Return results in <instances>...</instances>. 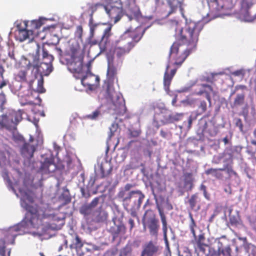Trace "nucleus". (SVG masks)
<instances>
[{"label":"nucleus","instance_id":"obj_6","mask_svg":"<svg viewBox=\"0 0 256 256\" xmlns=\"http://www.w3.org/2000/svg\"><path fill=\"white\" fill-rule=\"evenodd\" d=\"M54 60L53 56L49 54L48 51L43 46L42 62L40 65L36 64L34 65V67L42 74L48 76L52 70V62Z\"/></svg>","mask_w":256,"mask_h":256},{"label":"nucleus","instance_id":"obj_19","mask_svg":"<svg viewBox=\"0 0 256 256\" xmlns=\"http://www.w3.org/2000/svg\"><path fill=\"white\" fill-rule=\"evenodd\" d=\"M206 238L204 233H202L198 236H197L196 238H194V240L190 241V243L195 246L196 245L197 248H198L200 250L204 252V246H208V244L205 243Z\"/></svg>","mask_w":256,"mask_h":256},{"label":"nucleus","instance_id":"obj_61","mask_svg":"<svg viewBox=\"0 0 256 256\" xmlns=\"http://www.w3.org/2000/svg\"><path fill=\"white\" fill-rule=\"evenodd\" d=\"M184 180H193L192 172H185L184 174Z\"/></svg>","mask_w":256,"mask_h":256},{"label":"nucleus","instance_id":"obj_32","mask_svg":"<svg viewBox=\"0 0 256 256\" xmlns=\"http://www.w3.org/2000/svg\"><path fill=\"white\" fill-rule=\"evenodd\" d=\"M208 107H210L209 104L208 105L204 100H200L198 104L197 115H201L206 113Z\"/></svg>","mask_w":256,"mask_h":256},{"label":"nucleus","instance_id":"obj_42","mask_svg":"<svg viewBox=\"0 0 256 256\" xmlns=\"http://www.w3.org/2000/svg\"><path fill=\"white\" fill-rule=\"evenodd\" d=\"M232 164H224L223 168H220V170L222 171H226V172L229 174H236V172L233 170L232 167Z\"/></svg>","mask_w":256,"mask_h":256},{"label":"nucleus","instance_id":"obj_62","mask_svg":"<svg viewBox=\"0 0 256 256\" xmlns=\"http://www.w3.org/2000/svg\"><path fill=\"white\" fill-rule=\"evenodd\" d=\"M128 223L130 225V230L131 231L134 227V222L133 219L130 218L128 220Z\"/></svg>","mask_w":256,"mask_h":256},{"label":"nucleus","instance_id":"obj_50","mask_svg":"<svg viewBox=\"0 0 256 256\" xmlns=\"http://www.w3.org/2000/svg\"><path fill=\"white\" fill-rule=\"evenodd\" d=\"M184 186L188 191H190L194 187L193 180H184Z\"/></svg>","mask_w":256,"mask_h":256},{"label":"nucleus","instance_id":"obj_24","mask_svg":"<svg viewBox=\"0 0 256 256\" xmlns=\"http://www.w3.org/2000/svg\"><path fill=\"white\" fill-rule=\"evenodd\" d=\"M144 32V30L142 31L140 29H137L136 32L126 31L125 32H128V36L130 40L134 43V46L142 38V35Z\"/></svg>","mask_w":256,"mask_h":256},{"label":"nucleus","instance_id":"obj_54","mask_svg":"<svg viewBox=\"0 0 256 256\" xmlns=\"http://www.w3.org/2000/svg\"><path fill=\"white\" fill-rule=\"evenodd\" d=\"M30 24L34 29H38L42 24L40 21L38 20H33L30 22Z\"/></svg>","mask_w":256,"mask_h":256},{"label":"nucleus","instance_id":"obj_43","mask_svg":"<svg viewBox=\"0 0 256 256\" xmlns=\"http://www.w3.org/2000/svg\"><path fill=\"white\" fill-rule=\"evenodd\" d=\"M106 92L112 100H113L116 92L113 86L109 83L107 85Z\"/></svg>","mask_w":256,"mask_h":256},{"label":"nucleus","instance_id":"obj_57","mask_svg":"<svg viewBox=\"0 0 256 256\" xmlns=\"http://www.w3.org/2000/svg\"><path fill=\"white\" fill-rule=\"evenodd\" d=\"M61 197L64 200V204H66L70 202L71 198L69 195L63 194H62Z\"/></svg>","mask_w":256,"mask_h":256},{"label":"nucleus","instance_id":"obj_55","mask_svg":"<svg viewBox=\"0 0 256 256\" xmlns=\"http://www.w3.org/2000/svg\"><path fill=\"white\" fill-rule=\"evenodd\" d=\"M236 126L239 128L240 132L243 131V124L240 118H238L236 119Z\"/></svg>","mask_w":256,"mask_h":256},{"label":"nucleus","instance_id":"obj_11","mask_svg":"<svg viewBox=\"0 0 256 256\" xmlns=\"http://www.w3.org/2000/svg\"><path fill=\"white\" fill-rule=\"evenodd\" d=\"M112 108L114 110V113L117 116H123L126 112V108L124 100L120 97L117 96L116 101L113 99Z\"/></svg>","mask_w":256,"mask_h":256},{"label":"nucleus","instance_id":"obj_29","mask_svg":"<svg viewBox=\"0 0 256 256\" xmlns=\"http://www.w3.org/2000/svg\"><path fill=\"white\" fill-rule=\"evenodd\" d=\"M22 112L21 110L18 111L11 110L8 114L9 118L13 121L16 126L22 120Z\"/></svg>","mask_w":256,"mask_h":256},{"label":"nucleus","instance_id":"obj_39","mask_svg":"<svg viewBox=\"0 0 256 256\" xmlns=\"http://www.w3.org/2000/svg\"><path fill=\"white\" fill-rule=\"evenodd\" d=\"M232 250L230 246H228L221 250L218 249V255L222 254L224 256H232Z\"/></svg>","mask_w":256,"mask_h":256},{"label":"nucleus","instance_id":"obj_10","mask_svg":"<svg viewBox=\"0 0 256 256\" xmlns=\"http://www.w3.org/2000/svg\"><path fill=\"white\" fill-rule=\"evenodd\" d=\"M159 250L160 246L157 242L150 240L144 244L140 256H154L158 253Z\"/></svg>","mask_w":256,"mask_h":256},{"label":"nucleus","instance_id":"obj_48","mask_svg":"<svg viewBox=\"0 0 256 256\" xmlns=\"http://www.w3.org/2000/svg\"><path fill=\"white\" fill-rule=\"evenodd\" d=\"M106 218V214L102 212H100L94 218V220L97 222H102Z\"/></svg>","mask_w":256,"mask_h":256},{"label":"nucleus","instance_id":"obj_52","mask_svg":"<svg viewBox=\"0 0 256 256\" xmlns=\"http://www.w3.org/2000/svg\"><path fill=\"white\" fill-rule=\"evenodd\" d=\"M83 33V28L82 26H76V35L80 38H82Z\"/></svg>","mask_w":256,"mask_h":256},{"label":"nucleus","instance_id":"obj_56","mask_svg":"<svg viewBox=\"0 0 256 256\" xmlns=\"http://www.w3.org/2000/svg\"><path fill=\"white\" fill-rule=\"evenodd\" d=\"M100 198L98 197L95 198L89 204L92 208H95L98 204Z\"/></svg>","mask_w":256,"mask_h":256},{"label":"nucleus","instance_id":"obj_31","mask_svg":"<svg viewBox=\"0 0 256 256\" xmlns=\"http://www.w3.org/2000/svg\"><path fill=\"white\" fill-rule=\"evenodd\" d=\"M221 171L222 170L220 168H210L206 170L205 173L207 175H211L218 179H221L223 178V174Z\"/></svg>","mask_w":256,"mask_h":256},{"label":"nucleus","instance_id":"obj_18","mask_svg":"<svg viewBox=\"0 0 256 256\" xmlns=\"http://www.w3.org/2000/svg\"><path fill=\"white\" fill-rule=\"evenodd\" d=\"M36 148L28 142H24L20 148L21 154L28 158L33 157Z\"/></svg>","mask_w":256,"mask_h":256},{"label":"nucleus","instance_id":"obj_49","mask_svg":"<svg viewBox=\"0 0 256 256\" xmlns=\"http://www.w3.org/2000/svg\"><path fill=\"white\" fill-rule=\"evenodd\" d=\"M102 26H104V24H96L89 26L90 28V37L94 36L96 30L98 28H100V27H101Z\"/></svg>","mask_w":256,"mask_h":256},{"label":"nucleus","instance_id":"obj_40","mask_svg":"<svg viewBox=\"0 0 256 256\" xmlns=\"http://www.w3.org/2000/svg\"><path fill=\"white\" fill-rule=\"evenodd\" d=\"M88 10L90 12V15H93L94 12L97 10L98 7L102 6L104 8V4L101 3H96L95 4H88Z\"/></svg>","mask_w":256,"mask_h":256},{"label":"nucleus","instance_id":"obj_13","mask_svg":"<svg viewBox=\"0 0 256 256\" xmlns=\"http://www.w3.org/2000/svg\"><path fill=\"white\" fill-rule=\"evenodd\" d=\"M188 203L189 204L190 210L198 211L202 206V198L198 193H195L192 194L188 198Z\"/></svg>","mask_w":256,"mask_h":256},{"label":"nucleus","instance_id":"obj_28","mask_svg":"<svg viewBox=\"0 0 256 256\" xmlns=\"http://www.w3.org/2000/svg\"><path fill=\"white\" fill-rule=\"evenodd\" d=\"M40 169L48 172H52L56 170V166L52 160L46 159L42 164Z\"/></svg>","mask_w":256,"mask_h":256},{"label":"nucleus","instance_id":"obj_37","mask_svg":"<svg viewBox=\"0 0 256 256\" xmlns=\"http://www.w3.org/2000/svg\"><path fill=\"white\" fill-rule=\"evenodd\" d=\"M189 217L190 219V228L191 233L192 234V236L194 238H196L197 236L196 234V232L194 230V228L196 226V224L195 222V221L193 218L192 214L191 212L189 213Z\"/></svg>","mask_w":256,"mask_h":256},{"label":"nucleus","instance_id":"obj_59","mask_svg":"<svg viewBox=\"0 0 256 256\" xmlns=\"http://www.w3.org/2000/svg\"><path fill=\"white\" fill-rule=\"evenodd\" d=\"M102 2L106 3V4H114L120 2H122L121 0H102Z\"/></svg>","mask_w":256,"mask_h":256},{"label":"nucleus","instance_id":"obj_34","mask_svg":"<svg viewBox=\"0 0 256 256\" xmlns=\"http://www.w3.org/2000/svg\"><path fill=\"white\" fill-rule=\"evenodd\" d=\"M71 66H72L74 72L80 73L82 70V60L79 58L78 61L72 62Z\"/></svg>","mask_w":256,"mask_h":256},{"label":"nucleus","instance_id":"obj_8","mask_svg":"<svg viewBox=\"0 0 256 256\" xmlns=\"http://www.w3.org/2000/svg\"><path fill=\"white\" fill-rule=\"evenodd\" d=\"M28 22H24V26L20 24L17 26V30L15 32L16 38L20 42H24L28 38H30V36L33 34V30L32 29H28Z\"/></svg>","mask_w":256,"mask_h":256},{"label":"nucleus","instance_id":"obj_30","mask_svg":"<svg viewBox=\"0 0 256 256\" xmlns=\"http://www.w3.org/2000/svg\"><path fill=\"white\" fill-rule=\"evenodd\" d=\"M222 160L224 164H233V152L231 148H226L222 152Z\"/></svg>","mask_w":256,"mask_h":256},{"label":"nucleus","instance_id":"obj_60","mask_svg":"<svg viewBox=\"0 0 256 256\" xmlns=\"http://www.w3.org/2000/svg\"><path fill=\"white\" fill-rule=\"evenodd\" d=\"M127 194L126 193V191L124 190H121L120 191L118 194V197L120 198H122V202L124 203V198L126 197Z\"/></svg>","mask_w":256,"mask_h":256},{"label":"nucleus","instance_id":"obj_36","mask_svg":"<svg viewBox=\"0 0 256 256\" xmlns=\"http://www.w3.org/2000/svg\"><path fill=\"white\" fill-rule=\"evenodd\" d=\"M100 115V108H97L93 112L92 114L86 115L84 116V118L90 120H96Z\"/></svg>","mask_w":256,"mask_h":256},{"label":"nucleus","instance_id":"obj_14","mask_svg":"<svg viewBox=\"0 0 256 256\" xmlns=\"http://www.w3.org/2000/svg\"><path fill=\"white\" fill-rule=\"evenodd\" d=\"M170 68V64H168L166 66V70L164 76V86L165 90H168L172 80L175 75L177 70V68H174L169 71Z\"/></svg>","mask_w":256,"mask_h":256},{"label":"nucleus","instance_id":"obj_27","mask_svg":"<svg viewBox=\"0 0 256 256\" xmlns=\"http://www.w3.org/2000/svg\"><path fill=\"white\" fill-rule=\"evenodd\" d=\"M246 102V94L244 92L237 94L234 98V102L231 105V108H234L242 106Z\"/></svg>","mask_w":256,"mask_h":256},{"label":"nucleus","instance_id":"obj_2","mask_svg":"<svg viewBox=\"0 0 256 256\" xmlns=\"http://www.w3.org/2000/svg\"><path fill=\"white\" fill-rule=\"evenodd\" d=\"M24 207L26 210L24 218L18 225L10 228L2 238L7 244H14L16 238L21 234L20 231L24 232L32 228H39L47 222L46 220L54 217V210L47 204H24Z\"/></svg>","mask_w":256,"mask_h":256},{"label":"nucleus","instance_id":"obj_16","mask_svg":"<svg viewBox=\"0 0 256 256\" xmlns=\"http://www.w3.org/2000/svg\"><path fill=\"white\" fill-rule=\"evenodd\" d=\"M166 2L170 8L168 14L175 13L178 9L183 13L184 0H166Z\"/></svg>","mask_w":256,"mask_h":256},{"label":"nucleus","instance_id":"obj_20","mask_svg":"<svg viewBox=\"0 0 256 256\" xmlns=\"http://www.w3.org/2000/svg\"><path fill=\"white\" fill-rule=\"evenodd\" d=\"M15 79L16 81L20 82H28L30 88H32L33 80H28L27 72L26 70H20L15 74Z\"/></svg>","mask_w":256,"mask_h":256},{"label":"nucleus","instance_id":"obj_47","mask_svg":"<svg viewBox=\"0 0 256 256\" xmlns=\"http://www.w3.org/2000/svg\"><path fill=\"white\" fill-rule=\"evenodd\" d=\"M112 170V168L110 166L108 170L106 172L105 171L104 168V166L102 164H101L100 166V174H101V178H104L106 176H109Z\"/></svg>","mask_w":256,"mask_h":256},{"label":"nucleus","instance_id":"obj_44","mask_svg":"<svg viewBox=\"0 0 256 256\" xmlns=\"http://www.w3.org/2000/svg\"><path fill=\"white\" fill-rule=\"evenodd\" d=\"M75 242H74V248L76 249H81L84 246V243L81 238L77 234H75Z\"/></svg>","mask_w":256,"mask_h":256},{"label":"nucleus","instance_id":"obj_38","mask_svg":"<svg viewBox=\"0 0 256 256\" xmlns=\"http://www.w3.org/2000/svg\"><path fill=\"white\" fill-rule=\"evenodd\" d=\"M36 90L38 93H44L46 91L44 88V78L42 75L38 80V86Z\"/></svg>","mask_w":256,"mask_h":256},{"label":"nucleus","instance_id":"obj_5","mask_svg":"<svg viewBox=\"0 0 256 256\" xmlns=\"http://www.w3.org/2000/svg\"><path fill=\"white\" fill-rule=\"evenodd\" d=\"M142 224L143 230L156 240L160 226L158 219L152 210H148L146 211L142 218Z\"/></svg>","mask_w":256,"mask_h":256},{"label":"nucleus","instance_id":"obj_51","mask_svg":"<svg viewBox=\"0 0 256 256\" xmlns=\"http://www.w3.org/2000/svg\"><path fill=\"white\" fill-rule=\"evenodd\" d=\"M217 74H212L210 76L206 78L205 80L206 82L214 84L216 80V76Z\"/></svg>","mask_w":256,"mask_h":256},{"label":"nucleus","instance_id":"obj_45","mask_svg":"<svg viewBox=\"0 0 256 256\" xmlns=\"http://www.w3.org/2000/svg\"><path fill=\"white\" fill-rule=\"evenodd\" d=\"M6 244H7L2 238H0V256H6Z\"/></svg>","mask_w":256,"mask_h":256},{"label":"nucleus","instance_id":"obj_9","mask_svg":"<svg viewBox=\"0 0 256 256\" xmlns=\"http://www.w3.org/2000/svg\"><path fill=\"white\" fill-rule=\"evenodd\" d=\"M100 78L98 76L92 74L90 72H88L86 75L81 78L82 84L84 86H86L90 90H93L98 84Z\"/></svg>","mask_w":256,"mask_h":256},{"label":"nucleus","instance_id":"obj_4","mask_svg":"<svg viewBox=\"0 0 256 256\" xmlns=\"http://www.w3.org/2000/svg\"><path fill=\"white\" fill-rule=\"evenodd\" d=\"M144 198V194L140 190L129 192L124 200V209L130 212L132 216L138 218L137 212Z\"/></svg>","mask_w":256,"mask_h":256},{"label":"nucleus","instance_id":"obj_3","mask_svg":"<svg viewBox=\"0 0 256 256\" xmlns=\"http://www.w3.org/2000/svg\"><path fill=\"white\" fill-rule=\"evenodd\" d=\"M128 34L124 32L115 42L112 60H116L117 64H122L125 56L134 47V43L130 40Z\"/></svg>","mask_w":256,"mask_h":256},{"label":"nucleus","instance_id":"obj_46","mask_svg":"<svg viewBox=\"0 0 256 256\" xmlns=\"http://www.w3.org/2000/svg\"><path fill=\"white\" fill-rule=\"evenodd\" d=\"M92 208L88 204L84 205L80 210V212L84 215H88L90 214Z\"/></svg>","mask_w":256,"mask_h":256},{"label":"nucleus","instance_id":"obj_25","mask_svg":"<svg viewBox=\"0 0 256 256\" xmlns=\"http://www.w3.org/2000/svg\"><path fill=\"white\" fill-rule=\"evenodd\" d=\"M158 210L162 223V230L164 240L167 241L168 223L166 218L163 210L158 206Z\"/></svg>","mask_w":256,"mask_h":256},{"label":"nucleus","instance_id":"obj_12","mask_svg":"<svg viewBox=\"0 0 256 256\" xmlns=\"http://www.w3.org/2000/svg\"><path fill=\"white\" fill-rule=\"evenodd\" d=\"M200 86L202 88L200 90L196 92L195 94L199 96L204 94L206 99L209 102V106H211L212 98L210 96V93H212L214 96H215L216 92L214 90L212 87L210 85L202 84H201Z\"/></svg>","mask_w":256,"mask_h":256},{"label":"nucleus","instance_id":"obj_7","mask_svg":"<svg viewBox=\"0 0 256 256\" xmlns=\"http://www.w3.org/2000/svg\"><path fill=\"white\" fill-rule=\"evenodd\" d=\"M104 8L110 19L114 23L118 22L124 14L122 2L114 4H106Z\"/></svg>","mask_w":256,"mask_h":256},{"label":"nucleus","instance_id":"obj_63","mask_svg":"<svg viewBox=\"0 0 256 256\" xmlns=\"http://www.w3.org/2000/svg\"><path fill=\"white\" fill-rule=\"evenodd\" d=\"M134 186V185H133L131 184H127L125 185V186L124 187V190L126 192L129 191Z\"/></svg>","mask_w":256,"mask_h":256},{"label":"nucleus","instance_id":"obj_23","mask_svg":"<svg viewBox=\"0 0 256 256\" xmlns=\"http://www.w3.org/2000/svg\"><path fill=\"white\" fill-rule=\"evenodd\" d=\"M210 10L212 12H218L224 8L222 0H206Z\"/></svg>","mask_w":256,"mask_h":256},{"label":"nucleus","instance_id":"obj_15","mask_svg":"<svg viewBox=\"0 0 256 256\" xmlns=\"http://www.w3.org/2000/svg\"><path fill=\"white\" fill-rule=\"evenodd\" d=\"M122 64H117L116 60H109L107 70V78L109 81L113 82L114 78L116 74L117 68L121 66Z\"/></svg>","mask_w":256,"mask_h":256},{"label":"nucleus","instance_id":"obj_64","mask_svg":"<svg viewBox=\"0 0 256 256\" xmlns=\"http://www.w3.org/2000/svg\"><path fill=\"white\" fill-rule=\"evenodd\" d=\"M36 48V58L38 57V58L39 57L40 55V46L39 44H38L36 42H35Z\"/></svg>","mask_w":256,"mask_h":256},{"label":"nucleus","instance_id":"obj_17","mask_svg":"<svg viewBox=\"0 0 256 256\" xmlns=\"http://www.w3.org/2000/svg\"><path fill=\"white\" fill-rule=\"evenodd\" d=\"M128 14L126 15L130 20L132 19H138L141 16V12L139 7L133 3L128 5Z\"/></svg>","mask_w":256,"mask_h":256},{"label":"nucleus","instance_id":"obj_26","mask_svg":"<svg viewBox=\"0 0 256 256\" xmlns=\"http://www.w3.org/2000/svg\"><path fill=\"white\" fill-rule=\"evenodd\" d=\"M110 230L112 235L113 239L115 240L120 235L124 234L126 233V228L124 224H122L116 226L114 227H112Z\"/></svg>","mask_w":256,"mask_h":256},{"label":"nucleus","instance_id":"obj_21","mask_svg":"<svg viewBox=\"0 0 256 256\" xmlns=\"http://www.w3.org/2000/svg\"><path fill=\"white\" fill-rule=\"evenodd\" d=\"M16 126L9 118V115L8 114L2 116L0 118V127L1 128H6L7 130H10L12 128H15Z\"/></svg>","mask_w":256,"mask_h":256},{"label":"nucleus","instance_id":"obj_22","mask_svg":"<svg viewBox=\"0 0 256 256\" xmlns=\"http://www.w3.org/2000/svg\"><path fill=\"white\" fill-rule=\"evenodd\" d=\"M69 52V54L74 60L78 56L81 55L82 50L78 42L74 41L71 44Z\"/></svg>","mask_w":256,"mask_h":256},{"label":"nucleus","instance_id":"obj_53","mask_svg":"<svg viewBox=\"0 0 256 256\" xmlns=\"http://www.w3.org/2000/svg\"><path fill=\"white\" fill-rule=\"evenodd\" d=\"M222 160V152L221 154H220L218 156H215L214 157L212 162L215 164H218Z\"/></svg>","mask_w":256,"mask_h":256},{"label":"nucleus","instance_id":"obj_33","mask_svg":"<svg viewBox=\"0 0 256 256\" xmlns=\"http://www.w3.org/2000/svg\"><path fill=\"white\" fill-rule=\"evenodd\" d=\"M111 30L112 25H110L104 30V33L101 38L100 45L102 44V42H104V43L106 44V42H110L109 38L110 36L112 35Z\"/></svg>","mask_w":256,"mask_h":256},{"label":"nucleus","instance_id":"obj_58","mask_svg":"<svg viewBox=\"0 0 256 256\" xmlns=\"http://www.w3.org/2000/svg\"><path fill=\"white\" fill-rule=\"evenodd\" d=\"M140 134V132L138 130H130V135L131 138H137Z\"/></svg>","mask_w":256,"mask_h":256},{"label":"nucleus","instance_id":"obj_1","mask_svg":"<svg viewBox=\"0 0 256 256\" xmlns=\"http://www.w3.org/2000/svg\"><path fill=\"white\" fill-rule=\"evenodd\" d=\"M202 26L199 22H186L184 28L176 29L177 41L173 43L169 53L168 64L180 66L196 47Z\"/></svg>","mask_w":256,"mask_h":256},{"label":"nucleus","instance_id":"obj_41","mask_svg":"<svg viewBox=\"0 0 256 256\" xmlns=\"http://www.w3.org/2000/svg\"><path fill=\"white\" fill-rule=\"evenodd\" d=\"M230 222L232 226H236L240 224V220L238 214L230 215Z\"/></svg>","mask_w":256,"mask_h":256},{"label":"nucleus","instance_id":"obj_35","mask_svg":"<svg viewBox=\"0 0 256 256\" xmlns=\"http://www.w3.org/2000/svg\"><path fill=\"white\" fill-rule=\"evenodd\" d=\"M7 85V82L6 80H4L0 84V103L1 106H3L6 102V95L4 94L2 88Z\"/></svg>","mask_w":256,"mask_h":256}]
</instances>
